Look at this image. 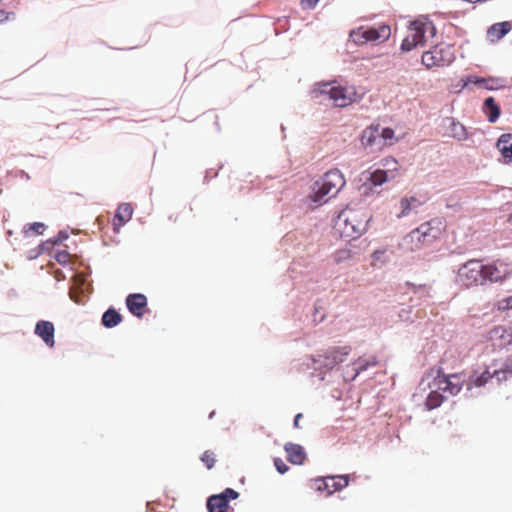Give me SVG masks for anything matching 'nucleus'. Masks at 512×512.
<instances>
[{
    "label": "nucleus",
    "mask_w": 512,
    "mask_h": 512,
    "mask_svg": "<svg viewBox=\"0 0 512 512\" xmlns=\"http://www.w3.org/2000/svg\"><path fill=\"white\" fill-rule=\"evenodd\" d=\"M449 135L458 141H464L468 138L466 127L455 120L451 121L449 126Z\"/></svg>",
    "instance_id": "obj_27"
},
{
    "label": "nucleus",
    "mask_w": 512,
    "mask_h": 512,
    "mask_svg": "<svg viewBox=\"0 0 512 512\" xmlns=\"http://www.w3.org/2000/svg\"><path fill=\"white\" fill-rule=\"evenodd\" d=\"M377 364L376 357L372 356L369 358H359L357 361L353 363V375L351 376V380H354L356 376L361 372L366 370L368 367H373Z\"/></svg>",
    "instance_id": "obj_25"
},
{
    "label": "nucleus",
    "mask_w": 512,
    "mask_h": 512,
    "mask_svg": "<svg viewBox=\"0 0 512 512\" xmlns=\"http://www.w3.org/2000/svg\"><path fill=\"white\" fill-rule=\"evenodd\" d=\"M494 375L493 372L491 373L489 370H485L480 375L475 376L472 380V383L476 387L484 386L486 383H488L489 380L493 379Z\"/></svg>",
    "instance_id": "obj_32"
},
{
    "label": "nucleus",
    "mask_w": 512,
    "mask_h": 512,
    "mask_svg": "<svg viewBox=\"0 0 512 512\" xmlns=\"http://www.w3.org/2000/svg\"><path fill=\"white\" fill-rule=\"evenodd\" d=\"M445 230L446 224L443 218H432L409 232L404 238V244L411 251L420 250L440 239Z\"/></svg>",
    "instance_id": "obj_2"
},
{
    "label": "nucleus",
    "mask_w": 512,
    "mask_h": 512,
    "mask_svg": "<svg viewBox=\"0 0 512 512\" xmlns=\"http://www.w3.org/2000/svg\"><path fill=\"white\" fill-rule=\"evenodd\" d=\"M486 337L495 347L505 348L512 345V328L506 325H497L488 331Z\"/></svg>",
    "instance_id": "obj_15"
},
{
    "label": "nucleus",
    "mask_w": 512,
    "mask_h": 512,
    "mask_svg": "<svg viewBox=\"0 0 512 512\" xmlns=\"http://www.w3.org/2000/svg\"><path fill=\"white\" fill-rule=\"evenodd\" d=\"M512 278V264L505 260L497 259L489 264H484V280L487 283H503Z\"/></svg>",
    "instance_id": "obj_9"
},
{
    "label": "nucleus",
    "mask_w": 512,
    "mask_h": 512,
    "mask_svg": "<svg viewBox=\"0 0 512 512\" xmlns=\"http://www.w3.org/2000/svg\"><path fill=\"white\" fill-rule=\"evenodd\" d=\"M55 260L60 264H66L69 262L70 255L67 251L61 250L55 253Z\"/></svg>",
    "instance_id": "obj_39"
},
{
    "label": "nucleus",
    "mask_w": 512,
    "mask_h": 512,
    "mask_svg": "<svg viewBox=\"0 0 512 512\" xmlns=\"http://www.w3.org/2000/svg\"><path fill=\"white\" fill-rule=\"evenodd\" d=\"M35 334L50 348L55 345V328L52 322L40 320L35 325Z\"/></svg>",
    "instance_id": "obj_16"
},
{
    "label": "nucleus",
    "mask_w": 512,
    "mask_h": 512,
    "mask_svg": "<svg viewBox=\"0 0 512 512\" xmlns=\"http://www.w3.org/2000/svg\"><path fill=\"white\" fill-rule=\"evenodd\" d=\"M380 137H381L382 147H384L386 145H391L393 143L394 130L391 128H382V129H380Z\"/></svg>",
    "instance_id": "obj_33"
},
{
    "label": "nucleus",
    "mask_w": 512,
    "mask_h": 512,
    "mask_svg": "<svg viewBox=\"0 0 512 512\" xmlns=\"http://www.w3.org/2000/svg\"><path fill=\"white\" fill-rule=\"evenodd\" d=\"M2 2V0H0V3Z\"/></svg>",
    "instance_id": "obj_47"
},
{
    "label": "nucleus",
    "mask_w": 512,
    "mask_h": 512,
    "mask_svg": "<svg viewBox=\"0 0 512 512\" xmlns=\"http://www.w3.org/2000/svg\"><path fill=\"white\" fill-rule=\"evenodd\" d=\"M493 375L497 383H501L510 379L512 377V362H504L500 368L493 371Z\"/></svg>",
    "instance_id": "obj_28"
},
{
    "label": "nucleus",
    "mask_w": 512,
    "mask_h": 512,
    "mask_svg": "<svg viewBox=\"0 0 512 512\" xmlns=\"http://www.w3.org/2000/svg\"><path fill=\"white\" fill-rule=\"evenodd\" d=\"M455 59L453 48L446 44L434 46L422 55V64L427 69L440 68L450 65Z\"/></svg>",
    "instance_id": "obj_7"
},
{
    "label": "nucleus",
    "mask_w": 512,
    "mask_h": 512,
    "mask_svg": "<svg viewBox=\"0 0 512 512\" xmlns=\"http://www.w3.org/2000/svg\"><path fill=\"white\" fill-rule=\"evenodd\" d=\"M345 184V178L338 169L329 170L314 183L309 197L312 202L321 205L326 203L330 197L336 196Z\"/></svg>",
    "instance_id": "obj_3"
},
{
    "label": "nucleus",
    "mask_w": 512,
    "mask_h": 512,
    "mask_svg": "<svg viewBox=\"0 0 512 512\" xmlns=\"http://www.w3.org/2000/svg\"><path fill=\"white\" fill-rule=\"evenodd\" d=\"M495 308L501 312L512 310V296L497 301Z\"/></svg>",
    "instance_id": "obj_36"
},
{
    "label": "nucleus",
    "mask_w": 512,
    "mask_h": 512,
    "mask_svg": "<svg viewBox=\"0 0 512 512\" xmlns=\"http://www.w3.org/2000/svg\"><path fill=\"white\" fill-rule=\"evenodd\" d=\"M335 261L337 263L343 261V260H346V259H349L351 257V252L350 250H346V249H343V250H338L336 253H335Z\"/></svg>",
    "instance_id": "obj_40"
},
{
    "label": "nucleus",
    "mask_w": 512,
    "mask_h": 512,
    "mask_svg": "<svg viewBox=\"0 0 512 512\" xmlns=\"http://www.w3.org/2000/svg\"><path fill=\"white\" fill-rule=\"evenodd\" d=\"M458 281L466 288L485 285L484 264L479 260H468L458 270Z\"/></svg>",
    "instance_id": "obj_8"
},
{
    "label": "nucleus",
    "mask_w": 512,
    "mask_h": 512,
    "mask_svg": "<svg viewBox=\"0 0 512 512\" xmlns=\"http://www.w3.org/2000/svg\"><path fill=\"white\" fill-rule=\"evenodd\" d=\"M512 29V24L509 21L495 23L487 30V40L490 43H496L501 40Z\"/></svg>",
    "instance_id": "obj_19"
},
{
    "label": "nucleus",
    "mask_w": 512,
    "mask_h": 512,
    "mask_svg": "<svg viewBox=\"0 0 512 512\" xmlns=\"http://www.w3.org/2000/svg\"><path fill=\"white\" fill-rule=\"evenodd\" d=\"M214 414H215V412H214V411H212V412L210 413L209 417H210V418H212V417L214 416Z\"/></svg>",
    "instance_id": "obj_45"
},
{
    "label": "nucleus",
    "mask_w": 512,
    "mask_h": 512,
    "mask_svg": "<svg viewBox=\"0 0 512 512\" xmlns=\"http://www.w3.org/2000/svg\"><path fill=\"white\" fill-rule=\"evenodd\" d=\"M319 0H301V6L303 9H313Z\"/></svg>",
    "instance_id": "obj_43"
},
{
    "label": "nucleus",
    "mask_w": 512,
    "mask_h": 512,
    "mask_svg": "<svg viewBox=\"0 0 512 512\" xmlns=\"http://www.w3.org/2000/svg\"><path fill=\"white\" fill-rule=\"evenodd\" d=\"M370 219L366 209L347 207L338 214L334 228L343 238L357 239L366 232Z\"/></svg>",
    "instance_id": "obj_1"
},
{
    "label": "nucleus",
    "mask_w": 512,
    "mask_h": 512,
    "mask_svg": "<svg viewBox=\"0 0 512 512\" xmlns=\"http://www.w3.org/2000/svg\"><path fill=\"white\" fill-rule=\"evenodd\" d=\"M464 383L465 377L463 374L455 373L447 375L443 373L441 369H439L437 376L434 378L433 386L437 390H441L442 393L454 396L461 391Z\"/></svg>",
    "instance_id": "obj_10"
},
{
    "label": "nucleus",
    "mask_w": 512,
    "mask_h": 512,
    "mask_svg": "<svg viewBox=\"0 0 512 512\" xmlns=\"http://www.w3.org/2000/svg\"><path fill=\"white\" fill-rule=\"evenodd\" d=\"M239 497V493L232 488H226L222 493L212 495L207 500L209 512H228L229 501Z\"/></svg>",
    "instance_id": "obj_12"
},
{
    "label": "nucleus",
    "mask_w": 512,
    "mask_h": 512,
    "mask_svg": "<svg viewBox=\"0 0 512 512\" xmlns=\"http://www.w3.org/2000/svg\"><path fill=\"white\" fill-rule=\"evenodd\" d=\"M274 465H275L277 471L281 474H284L289 469L288 466L284 463V461L280 458H277L274 460Z\"/></svg>",
    "instance_id": "obj_41"
},
{
    "label": "nucleus",
    "mask_w": 512,
    "mask_h": 512,
    "mask_svg": "<svg viewBox=\"0 0 512 512\" xmlns=\"http://www.w3.org/2000/svg\"><path fill=\"white\" fill-rule=\"evenodd\" d=\"M482 110L489 122L494 123L500 116L501 109L493 97H488L483 103Z\"/></svg>",
    "instance_id": "obj_22"
},
{
    "label": "nucleus",
    "mask_w": 512,
    "mask_h": 512,
    "mask_svg": "<svg viewBox=\"0 0 512 512\" xmlns=\"http://www.w3.org/2000/svg\"><path fill=\"white\" fill-rule=\"evenodd\" d=\"M445 396L441 393V390H432L426 399V407L429 410L438 408L444 401Z\"/></svg>",
    "instance_id": "obj_30"
},
{
    "label": "nucleus",
    "mask_w": 512,
    "mask_h": 512,
    "mask_svg": "<svg viewBox=\"0 0 512 512\" xmlns=\"http://www.w3.org/2000/svg\"><path fill=\"white\" fill-rule=\"evenodd\" d=\"M128 310L136 317H142L147 308V298L144 294H130L126 298Z\"/></svg>",
    "instance_id": "obj_17"
},
{
    "label": "nucleus",
    "mask_w": 512,
    "mask_h": 512,
    "mask_svg": "<svg viewBox=\"0 0 512 512\" xmlns=\"http://www.w3.org/2000/svg\"><path fill=\"white\" fill-rule=\"evenodd\" d=\"M373 265H376L377 262H380L382 264L388 262V257L386 256V250H375L372 255Z\"/></svg>",
    "instance_id": "obj_37"
},
{
    "label": "nucleus",
    "mask_w": 512,
    "mask_h": 512,
    "mask_svg": "<svg viewBox=\"0 0 512 512\" xmlns=\"http://www.w3.org/2000/svg\"><path fill=\"white\" fill-rule=\"evenodd\" d=\"M287 453V460L295 465H301L306 459V453L302 446L294 443H287L284 446Z\"/></svg>",
    "instance_id": "obj_21"
},
{
    "label": "nucleus",
    "mask_w": 512,
    "mask_h": 512,
    "mask_svg": "<svg viewBox=\"0 0 512 512\" xmlns=\"http://www.w3.org/2000/svg\"><path fill=\"white\" fill-rule=\"evenodd\" d=\"M350 353V347H333L326 350L323 354H319V359L315 362H320L326 369H332L336 365L344 362Z\"/></svg>",
    "instance_id": "obj_13"
},
{
    "label": "nucleus",
    "mask_w": 512,
    "mask_h": 512,
    "mask_svg": "<svg viewBox=\"0 0 512 512\" xmlns=\"http://www.w3.org/2000/svg\"><path fill=\"white\" fill-rule=\"evenodd\" d=\"M436 34L434 24L427 18L412 21L408 27L407 35L401 43L402 51H410L418 46H424Z\"/></svg>",
    "instance_id": "obj_4"
},
{
    "label": "nucleus",
    "mask_w": 512,
    "mask_h": 512,
    "mask_svg": "<svg viewBox=\"0 0 512 512\" xmlns=\"http://www.w3.org/2000/svg\"><path fill=\"white\" fill-rule=\"evenodd\" d=\"M509 221L512 223V215L510 216Z\"/></svg>",
    "instance_id": "obj_46"
},
{
    "label": "nucleus",
    "mask_w": 512,
    "mask_h": 512,
    "mask_svg": "<svg viewBox=\"0 0 512 512\" xmlns=\"http://www.w3.org/2000/svg\"><path fill=\"white\" fill-rule=\"evenodd\" d=\"M122 321V316L114 308H109L102 316V324L107 328H113Z\"/></svg>",
    "instance_id": "obj_26"
},
{
    "label": "nucleus",
    "mask_w": 512,
    "mask_h": 512,
    "mask_svg": "<svg viewBox=\"0 0 512 512\" xmlns=\"http://www.w3.org/2000/svg\"><path fill=\"white\" fill-rule=\"evenodd\" d=\"M474 84L486 90H500L509 87L510 82L505 77H478V76H468L465 85Z\"/></svg>",
    "instance_id": "obj_14"
},
{
    "label": "nucleus",
    "mask_w": 512,
    "mask_h": 512,
    "mask_svg": "<svg viewBox=\"0 0 512 512\" xmlns=\"http://www.w3.org/2000/svg\"><path fill=\"white\" fill-rule=\"evenodd\" d=\"M349 484L348 475H337L314 480V488L319 491H326L327 495H332L336 491H340Z\"/></svg>",
    "instance_id": "obj_11"
},
{
    "label": "nucleus",
    "mask_w": 512,
    "mask_h": 512,
    "mask_svg": "<svg viewBox=\"0 0 512 512\" xmlns=\"http://www.w3.org/2000/svg\"><path fill=\"white\" fill-rule=\"evenodd\" d=\"M400 213L397 215L398 218L404 217L410 214V212L422 205V201H420L418 198L411 196V197H403L400 200Z\"/></svg>",
    "instance_id": "obj_24"
},
{
    "label": "nucleus",
    "mask_w": 512,
    "mask_h": 512,
    "mask_svg": "<svg viewBox=\"0 0 512 512\" xmlns=\"http://www.w3.org/2000/svg\"><path fill=\"white\" fill-rule=\"evenodd\" d=\"M496 146L506 162H512V134L501 135Z\"/></svg>",
    "instance_id": "obj_23"
},
{
    "label": "nucleus",
    "mask_w": 512,
    "mask_h": 512,
    "mask_svg": "<svg viewBox=\"0 0 512 512\" xmlns=\"http://www.w3.org/2000/svg\"><path fill=\"white\" fill-rule=\"evenodd\" d=\"M391 29L388 25L381 24L377 27H358L350 31L349 36L356 45H364L368 42L382 43L389 39Z\"/></svg>",
    "instance_id": "obj_6"
},
{
    "label": "nucleus",
    "mask_w": 512,
    "mask_h": 512,
    "mask_svg": "<svg viewBox=\"0 0 512 512\" xmlns=\"http://www.w3.org/2000/svg\"><path fill=\"white\" fill-rule=\"evenodd\" d=\"M133 208L129 203H122L118 206L113 218L114 231L125 225L132 218Z\"/></svg>",
    "instance_id": "obj_20"
},
{
    "label": "nucleus",
    "mask_w": 512,
    "mask_h": 512,
    "mask_svg": "<svg viewBox=\"0 0 512 512\" xmlns=\"http://www.w3.org/2000/svg\"><path fill=\"white\" fill-rule=\"evenodd\" d=\"M44 229L45 226L43 223L35 222L29 225L28 229L25 230V233L28 234L29 232H32L33 234L39 235L43 233Z\"/></svg>",
    "instance_id": "obj_38"
},
{
    "label": "nucleus",
    "mask_w": 512,
    "mask_h": 512,
    "mask_svg": "<svg viewBox=\"0 0 512 512\" xmlns=\"http://www.w3.org/2000/svg\"><path fill=\"white\" fill-rule=\"evenodd\" d=\"M406 285L408 286L409 290L414 294H417L419 292H424L427 294V296H430L429 292H430L431 286H429L427 284L417 285L414 283L407 282Z\"/></svg>",
    "instance_id": "obj_35"
},
{
    "label": "nucleus",
    "mask_w": 512,
    "mask_h": 512,
    "mask_svg": "<svg viewBox=\"0 0 512 512\" xmlns=\"http://www.w3.org/2000/svg\"><path fill=\"white\" fill-rule=\"evenodd\" d=\"M14 18H15L14 12H7L5 10L0 9V24H3L5 22L9 21L10 19H14Z\"/></svg>",
    "instance_id": "obj_42"
},
{
    "label": "nucleus",
    "mask_w": 512,
    "mask_h": 512,
    "mask_svg": "<svg viewBox=\"0 0 512 512\" xmlns=\"http://www.w3.org/2000/svg\"><path fill=\"white\" fill-rule=\"evenodd\" d=\"M319 93L323 96H327L336 107H346L359 98L354 87H344L331 83L322 84Z\"/></svg>",
    "instance_id": "obj_5"
},
{
    "label": "nucleus",
    "mask_w": 512,
    "mask_h": 512,
    "mask_svg": "<svg viewBox=\"0 0 512 512\" xmlns=\"http://www.w3.org/2000/svg\"><path fill=\"white\" fill-rule=\"evenodd\" d=\"M361 141L365 147L381 149L380 127L370 126L366 128L362 133Z\"/></svg>",
    "instance_id": "obj_18"
},
{
    "label": "nucleus",
    "mask_w": 512,
    "mask_h": 512,
    "mask_svg": "<svg viewBox=\"0 0 512 512\" xmlns=\"http://www.w3.org/2000/svg\"><path fill=\"white\" fill-rule=\"evenodd\" d=\"M201 461L204 463L207 469H212L216 462L215 453L212 451H204L201 455Z\"/></svg>",
    "instance_id": "obj_34"
},
{
    "label": "nucleus",
    "mask_w": 512,
    "mask_h": 512,
    "mask_svg": "<svg viewBox=\"0 0 512 512\" xmlns=\"http://www.w3.org/2000/svg\"><path fill=\"white\" fill-rule=\"evenodd\" d=\"M303 417V414L302 413H298L295 418H294V427L295 428H299V420Z\"/></svg>",
    "instance_id": "obj_44"
},
{
    "label": "nucleus",
    "mask_w": 512,
    "mask_h": 512,
    "mask_svg": "<svg viewBox=\"0 0 512 512\" xmlns=\"http://www.w3.org/2000/svg\"><path fill=\"white\" fill-rule=\"evenodd\" d=\"M381 165L383 168H381L383 171H385L390 178L395 179L399 174V164L394 158H385L382 160Z\"/></svg>",
    "instance_id": "obj_29"
},
{
    "label": "nucleus",
    "mask_w": 512,
    "mask_h": 512,
    "mask_svg": "<svg viewBox=\"0 0 512 512\" xmlns=\"http://www.w3.org/2000/svg\"><path fill=\"white\" fill-rule=\"evenodd\" d=\"M390 180H394V179L390 178L388 176V174L385 171H383L382 169H377V170L373 171L368 178V181L371 183L372 186H380L383 183L390 181Z\"/></svg>",
    "instance_id": "obj_31"
}]
</instances>
